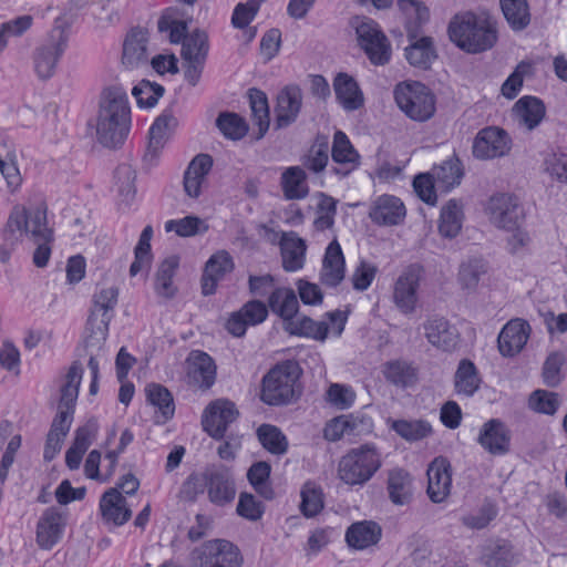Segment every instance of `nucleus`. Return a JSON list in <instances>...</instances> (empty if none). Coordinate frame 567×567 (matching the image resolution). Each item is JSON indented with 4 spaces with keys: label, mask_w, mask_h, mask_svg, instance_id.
<instances>
[{
    "label": "nucleus",
    "mask_w": 567,
    "mask_h": 567,
    "mask_svg": "<svg viewBox=\"0 0 567 567\" xmlns=\"http://www.w3.org/2000/svg\"><path fill=\"white\" fill-rule=\"evenodd\" d=\"M249 104L255 124L258 126L257 138L264 137L269 128V106L267 95L258 89H249Z\"/></svg>",
    "instance_id": "nucleus-49"
},
{
    "label": "nucleus",
    "mask_w": 567,
    "mask_h": 567,
    "mask_svg": "<svg viewBox=\"0 0 567 567\" xmlns=\"http://www.w3.org/2000/svg\"><path fill=\"white\" fill-rule=\"evenodd\" d=\"M513 113L519 125L532 131L537 127L544 118L546 109L542 100L536 96L526 95L514 104Z\"/></svg>",
    "instance_id": "nucleus-35"
},
{
    "label": "nucleus",
    "mask_w": 567,
    "mask_h": 567,
    "mask_svg": "<svg viewBox=\"0 0 567 567\" xmlns=\"http://www.w3.org/2000/svg\"><path fill=\"white\" fill-rule=\"evenodd\" d=\"M383 373L390 383L401 388H408L416 380L415 369L405 361L388 362Z\"/></svg>",
    "instance_id": "nucleus-57"
},
{
    "label": "nucleus",
    "mask_w": 567,
    "mask_h": 567,
    "mask_svg": "<svg viewBox=\"0 0 567 567\" xmlns=\"http://www.w3.org/2000/svg\"><path fill=\"white\" fill-rule=\"evenodd\" d=\"M164 92L165 89L163 85L147 80L141 81L132 90V94L135 96L136 102L141 107L155 106Z\"/></svg>",
    "instance_id": "nucleus-61"
},
{
    "label": "nucleus",
    "mask_w": 567,
    "mask_h": 567,
    "mask_svg": "<svg viewBox=\"0 0 567 567\" xmlns=\"http://www.w3.org/2000/svg\"><path fill=\"white\" fill-rule=\"evenodd\" d=\"M301 105V89L296 84L285 86L277 96L275 127L280 130L291 125L297 120Z\"/></svg>",
    "instance_id": "nucleus-22"
},
{
    "label": "nucleus",
    "mask_w": 567,
    "mask_h": 567,
    "mask_svg": "<svg viewBox=\"0 0 567 567\" xmlns=\"http://www.w3.org/2000/svg\"><path fill=\"white\" fill-rule=\"evenodd\" d=\"M238 415L239 412L234 402L223 399L216 400L204 411L203 429L210 437L221 440L229 424L235 422Z\"/></svg>",
    "instance_id": "nucleus-16"
},
{
    "label": "nucleus",
    "mask_w": 567,
    "mask_h": 567,
    "mask_svg": "<svg viewBox=\"0 0 567 567\" xmlns=\"http://www.w3.org/2000/svg\"><path fill=\"white\" fill-rule=\"evenodd\" d=\"M213 167V157L209 154H198L188 164L184 173V190L193 198L200 195L202 183Z\"/></svg>",
    "instance_id": "nucleus-31"
},
{
    "label": "nucleus",
    "mask_w": 567,
    "mask_h": 567,
    "mask_svg": "<svg viewBox=\"0 0 567 567\" xmlns=\"http://www.w3.org/2000/svg\"><path fill=\"white\" fill-rule=\"evenodd\" d=\"M179 266V258L172 255L165 258L155 275V291L158 296L171 299L176 293V287L173 285V278Z\"/></svg>",
    "instance_id": "nucleus-43"
},
{
    "label": "nucleus",
    "mask_w": 567,
    "mask_h": 567,
    "mask_svg": "<svg viewBox=\"0 0 567 567\" xmlns=\"http://www.w3.org/2000/svg\"><path fill=\"white\" fill-rule=\"evenodd\" d=\"M306 173L299 166L288 167L281 176V185L287 199H302L307 197L309 188L306 184Z\"/></svg>",
    "instance_id": "nucleus-47"
},
{
    "label": "nucleus",
    "mask_w": 567,
    "mask_h": 567,
    "mask_svg": "<svg viewBox=\"0 0 567 567\" xmlns=\"http://www.w3.org/2000/svg\"><path fill=\"white\" fill-rule=\"evenodd\" d=\"M0 172L10 190L20 186L22 178L16 163V153L7 140L0 141Z\"/></svg>",
    "instance_id": "nucleus-44"
},
{
    "label": "nucleus",
    "mask_w": 567,
    "mask_h": 567,
    "mask_svg": "<svg viewBox=\"0 0 567 567\" xmlns=\"http://www.w3.org/2000/svg\"><path fill=\"white\" fill-rule=\"evenodd\" d=\"M406 215L403 202L393 195H381L372 204L369 217L379 226L400 225Z\"/></svg>",
    "instance_id": "nucleus-23"
},
{
    "label": "nucleus",
    "mask_w": 567,
    "mask_h": 567,
    "mask_svg": "<svg viewBox=\"0 0 567 567\" xmlns=\"http://www.w3.org/2000/svg\"><path fill=\"white\" fill-rule=\"evenodd\" d=\"M427 341L439 350L451 352L455 350L460 333L454 324L441 316L429 317L422 324Z\"/></svg>",
    "instance_id": "nucleus-19"
},
{
    "label": "nucleus",
    "mask_w": 567,
    "mask_h": 567,
    "mask_svg": "<svg viewBox=\"0 0 567 567\" xmlns=\"http://www.w3.org/2000/svg\"><path fill=\"white\" fill-rule=\"evenodd\" d=\"M436 182L432 174L422 173L414 177L413 188L422 202L427 205H435L437 196L435 193Z\"/></svg>",
    "instance_id": "nucleus-64"
},
{
    "label": "nucleus",
    "mask_w": 567,
    "mask_h": 567,
    "mask_svg": "<svg viewBox=\"0 0 567 567\" xmlns=\"http://www.w3.org/2000/svg\"><path fill=\"white\" fill-rule=\"evenodd\" d=\"M268 302L270 311L284 321V329L291 336L307 337L318 341H324L328 337L329 327L324 321H315L303 316L295 319L299 310V302L296 292L291 288H275Z\"/></svg>",
    "instance_id": "nucleus-4"
},
{
    "label": "nucleus",
    "mask_w": 567,
    "mask_h": 567,
    "mask_svg": "<svg viewBox=\"0 0 567 567\" xmlns=\"http://www.w3.org/2000/svg\"><path fill=\"white\" fill-rule=\"evenodd\" d=\"M117 296L118 289L115 287L102 289L94 296V305L86 323V329L90 330V334L86 337L89 348L100 347L105 342L112 319L110 312L117 303Z\"/></svg>",
    "instance_id": "nucleus-11"
},
{
    "label": "nucleus",
    "mask_w": 567,
    "mask_h": 567,
    "mask_svg": "<svg viewBox=\"0 0 567 567\" xmlns=\"http://www.w3.org/2000/svg\"><path fill=\"white\" fill-rule=\"evenodd\" d=\"M100 512L104 523L114 526L124 525L132 516L126 498L115 487L107 489L101 496Z\"/></svg>",
    "instance_id": "nucleus-26"
},
{
    "label": "nucleus",
    "mask_w": 567,
    "mask_h": 567,
    "mask_svg": "<svg viewBox=\"0 0 567 567\" xmlns=\"http://www.w3.org/2000/svg\"><path fill=\"white\" fill-rule=\"evenodd\" d=\"M482 379L476 365L468 359H462L454 374L456 394L473 396L480 389Z\"/></svg>",
    "instance_id": "nucleus-36"
},
{
    "label": "nucleus",
    "mask_w": 567,
    "mask_h": 567,
    "mask_svg": "<svg viewBox=\"0 0 567 567\" xmlns=\"http://www.w3.org/2000/svg\"><path fill=\"white\" fill-rule=\"evenodd\" d=\"M336 97L347 111H355L363 105V95L357 81L347 73H338L333 81Z\"/></svg>",
    "instance_id": "nucleus-34"
},
{
    "label": "nucleus",
    "mask_w": 567,
    "mask_h": 567,
    "mask_svg": "<svg viewBox=\"0 0 567 567\" xmlns=\"http://www.w3.org/2000/svg\"><path fill=\"white\" fill-rule=\"evenodd\" d=\"M131 126V109L126 90L120 85L102 93L96 123L97 141L107 148H117L126 140Z\"/></svg>",
    "instance_id": "nucleus-2"
},
{
    "label": "nucleus",
    "mask_w": 567,
    "mask_h": 567,
    "mask_svg": "<svg viewBox=\"0 0 567 567\" xmlns=\"http://www.w3.org/2000/svg\"><path fill=\"white\" fill-rule=\"evenodd\" d=\"M464 221L463 205L457 199H450L441 209L439 233L442 237L453 239L462 229Z\"/></svg>",
    "instance_id": "nucleus-37"
},
{
    "label": "nucleus",
    "mask_w": 567,
    "mask_h": 567,
    "mask_svg": "<svg viewBox=\"0 0 567 567\" xmlns=\"http://www.w3.org/2000/svg\"><path fill=\"white\" fill-rule=\"evenodd\" d=\"M410 45L405 48V58L408 62L416 68L430 69L432 62L437 58L433 40L431 37H422L410 40Z\"/></svg>",
    "instance_id": "nucleus-40"
},
{
    "label": "nucleus",
    "mask_w": 567,
    "mask_h": 567,
    "mask_svg": "<svg viewBox=\"0 0 567 567\" xmlns=\"http://www.w3.org/2000/svg\"><path fill=\"white\" fill-rule=\"evenodd\" d=\"M65 526L63 513L58 507L47 508L37 524V543L42 549H51L62 537Z\"/></svg>",
    "instance_id": "nucleus-25"
},
{
    "label": "nucleus",
    "mask_w": 567,
    "mask_h": 567,
    "mask_svg": "<svg viewBox=\"0 0 567 567\" xmlns=\"http://www.w3.org/2000/svg\"><path fill=\"white\" fill-rule=\"evenodd\" d=\"M301 374L299 363L286 360L276 364L262 378L260 399L268 405H285L295 398V384Z\"/></svg>",
    "instance_id": "nucleus-7"
},
{
    "label": "nucleus",
    "mask_w": 567,
    "mask_h": 567,
    "mask_svg": "<svg viewBox=\"0 0 567 567\" xmlns=\"http://www.w3.org/2000/svg\"><path fill=\"white\" fill-rule=\"evenodd\" d=\"M519 553L507 540H497L488 546L483 554L486 567H514L519 563Z\"/></svg>",
    "instance_id": "nucleus-41"
},
{
    "label": "nucleus",
    "mask_w": 567,
    "mask_h": 567,
    "mask_svg": "<svg viewBox=\"0 0 567 567\" xmlns=\"http://www.w3.org/2000/svg\"><path fill=\"white\" fill-rule=\"evenodd\" d=\"M502 12L514 31H522L530 23L527 0H499Z\"/></svg>",
    "instance_id": "nucleus-46"
},
{
    "label": "nucleus",
    "mask_w": 567,
    "mask_h": 567,
    "mask_svg": "<svg viewBox=\"0 0 567 567\" xmlns=\"http://www.w3.org/2000/svg\"><path fill=\"white\" fill-rule=\"evenodd\" d=\"M530 333V326L523 319H513L508 321L501 330L497 343L498 350L504 357H513L519 353Z\"/></svg>",
    "instance_id": "nucleus-24"
},
{
    "label": "nucleus",
    "mask_w": 567,
    "mask_h": 567,
    "mask_svg": "<svg viewBox=\"0 0 567 567\" xmlns=\"http://www.w3.org/2000/svg\"><path fill=\"white\" fill-rule=\"evenodd\" d=\"M82 372V364L74 361L65 375V383L61 388L58 413L51 423L50 433L66 437L73 422Z\"/></svg>",
    "instance_id": "nucleus-9"
},
{
    "label": "nucleus",
    "mask_w": 567,
    "mask_h": 567,
    "mask_svg": "<svg viewBox=\"0 0 567 567\" xmlns=\"http://www.w3.org/2000/svg\"><path fill=\"white\" fill-rule=\"evenodd\" d=\"M187 361L192 382L200 389H209L216 380V364L213 358L206 352L193 351Z\"/></svg>",
    "instance_id": "nucleus-29"
},
{
    "label": "nucleus",
    "mask_w": 567,
    "mask_h": 567,
    "mask_svg": "<svg viewBox=\"0 0 567 567\" xmlns=\"http://www.w3.org/2000/svg\"><path fill=\"white\" fill-rule=\"evenodd\" d=\"M74 19L75 14L73 13L59 16L54 21V27L49 33L47 42L35 49L33 53L34 71L41 80H48L53 76L56 64L68 47V30Z\"/></svg>",
    "instance_id": "nucleus-5"
},
{
    "label": "nucleus",
    "mask_w": 567,
    "mask_h": 567,
    "mask_svg": "<svg viewBox=\"0 0 567 567\" xmlns=\"http://www.w3.org/2000/svg\"><path fill=\"white\" fill-rule=\"evenodd\" d=\"M329 161V141L324 135L317 136L313 145L305 156L302 164L313 173L323 171Z\"/></svg>",
    "instance_id": "nucleus-58"
},
{
    "label": "nucleus",
    "mask_w": 567,
    "mask_h": 567,
    "mask_svg": "<svg viewBox=\"0 0 567 567\" xmlns=\"http://www.w3.org/2000/svg\"><path fill=\"white\" fill-rule=\"evenodd\" d=\"M344 278V257L339 243L332 240L322 260L320 281L328 287H337Z\"/></svg>",
    "instance_id": "nucleus-30"
},
{
    "label": "nucleus",
    "mask_w": 567,
    "mask_h": 567,
    "mask_svg": "<svg viewBox=\"0 0 567 567\" xmlns=\"http://www.w3.org/2000/svg\"><path fill=\"white\" fill-rule=\"evenodd\" d=\"M269 310V302L266 305L258 299L249 300L240 309L230 313L225 328L233 337L241 338L248 327H255L266 321Z\"/></svg>",
    "instance_id": "nucleus-17"
},
{
    "label": "nucleus",
    "mask_w": 567,
    "mask_h": 567,
    "mask_svg": "<svg viewBox=\"0 0 567 567\" xmlns=\"http://www.w3.org/2000/svg\"><path fill=\"white\" fill-rule=\"evenodd\" d=\"M427 495L433 503L443 502L451 492L452 466L444 456L435 457L429 465L427 471Z\"/></svg>",
    "instance_id": "nucleus-20"
},
{
    "label": "nucleus",
    "mask_w": 567,
    "mask_h": 567,
    "mask_svg": "<svg viewBox=\"0 0 567 567\" xmlns=\"http://www.w3.org/2000/svg\"><path fill=\"white\" fill-rule=\"evenodd\" d=\"M146 400L156 406L164 419V422L173 417L175 404L172 393L162 384L151 383L145 388Z\"/></svg>",
    "instance_id": "nucleus-51"
},
{
    "label": "nucleus",
    "mask_w": 567,
    "mask_h": 567,
    "mask_svg": "<svg viewBox=\"0 0 567 567\" xmlns=\"http://www.w3.org/2000/svg\"><path fill=\"white\" fill-rule=\"evenodd\" d=\"M477 442L493 455H505L511 447V431L501 420L491 419L482 425Z\"/></svg>",
    "instance_id": "nucleus-21"
},
{
    "label": "nucleus",
    "mask_w": 567,
    "mask_h": 567,
    "mask_svg": "<svg viewBox=\"0 0 567 567\" xmlns=\"http://www.w3.org/2000/svg\"><path fill=\"white\" fill-rule=\"evenodd\" d=\"M206 487L207 481L205 480V471L202 473L193 472L183 482L179 488V498L185 502L194 503L198 495L206 491Z\"/></svg>",
    "instance_id": "nucleus-63"
},
{
    "label": "nucleus",
    "mask_w": 567,
    "mask_h": 567,
    "mask_svg": "<svg viewBox=\"0 0 567 567\" xmlns=\"http://www.w3.org/2000/svg\"><path fill=\"white\" fill-rule=\"evenodd\" d=\"M209 51L208 34L200 29L193 30L183 41L181 56L183 60L206 61Z\"/></svg>",
    "instance_id": "nucleus-48"
},
{
    "label": "nucleus",
    "mask_w": 567,
    "mask_h": 567,
    "mask_svg": "<svg viewBox=\"0 0 567 567\" xmlns=\"http://www.w3.org/2000/svg\"><path fill=\"white\" fill-rule=\"evenodd\" d=\"M300 511L306 517H313L323 508L322 489L311 482H307L301 489Z\"/></svg>",
    "instance_id": "nucleus-59"
},
{
    "label": "nucleus",
    "mask_w": 567,
    "mask_h": 567,
    "mask_svg": "<svg viewBox=\"0 0 567 567\" xmlns=\"http://www.w3.org/2000/svg\"><path fill=\"white\" fill-rule=\"evenodd\" d=\"M386 488L393 504H409L412 497V477L402 468L392 470L389 473Z\"/></svg>",
    "instance_id": "nucleus-42"
},
{
    "label": "nucleus",
    "mask_w": 567,
    "mask_h": 567,
    "mask_svg": "<svg viewBox=\"0 0 567 567\" xmlns=\"http://www.w3.org/2000/svg\"><path fill=\"white\" fill-rule=\"evenodd\" d=\"M558 394L546 390L534 391L528 400V405L537 413L554 415L559 408Z\"/></svg>",
    "instance_id": "nucleus-62"
},
{
    "label": "nucleus",
    "mask_w": 567,
    "mask_h": 567,
    "mask_svg": "<svg viewBox=\"0 0 567 567\" xmlns=\"http://www.w3.org/2000/svg\"><path fill=\"white\" fill-rule=\"evenodd\" d=\"M394 99L402 112L413 121L425 122L435 113V96L421 82L400 83L394 89Z\"/></svg>",
    "instance_id": "nucleus-8"
},
{
    "label": "nucleus",
    "mask_w": 567,
    "mask_h": 567,
    "mask_svg": "<svg viewBox=\"0 0 567 567\" xmlns=\"http://www.w3.org/2000/svg\"><path fill=\"white\" fill-rule=\"evenodd\" d=\"M422 272L421 265L412 264L401 272L394 284L393 302L404 315H410L415 310Z\"/></svg>",
    "instance_id": "nucleus-14"
},
{
    "label": "nucleus",
    "mask_w": 567,
    "mask_h": 567,
    "mask_svg": "<svg viewBox=\"0 0 567 567\" xmlns=\"http://www.w3.org/2000/svg\"><path fill=\"white\" fill-rule=\"evenodd\" d=\"M234 269L231 256L223 250L213 255L206 262L202 276V292L204 296L215 293L217 284L224 276Z\"/></svg>",
    "instance_id": "nucleus-27"
},
{
    "label": "nucleus",
    "mask_w": 567,
    "mask_h": 567,
    "mask_svg": "<svg viewBox=\"0 0 567 567\" xmlns=\"http://www.w3.org/2000/svg\"><path fill=\"white\" fill-rule=\"evenodd\" d=\"M512 147L507 132L497 126L481 130L473 142V155L480 159L505 156Z\"/></svg>",
    "instance_id": "nucleus-18"
},
{
    "label": "nucleus",
    "mask_w": 567,
    "mask_h": 567,
    "mask_svg": "<svg viewBox=\"0 0 567 567\" xmlns=\"http://www.w3.org/2000/svg\"><path fill=\"white\" fill-rule=\"evenodd\" d=\"M432 176L436 182L437 188L443 192H449L455 186L461 184L463 177V169L458 158H450L444 161L441 165L433 168Z\"/></svg>",
    "instance_id": "nucleus-45"
},
{
    "label": "nucleus",
    "mask_w": 567,
    "mask_h": 567,
    "mask_svg": "<svg viewBox=\"0 0 567 567\" xmlns=\"http://www.w3.org/2000/svg\"><path fill=\"white\" fill-rule=\"evenodd\" d=\"M257 437L265 450L271 454L281 455L288 450V441L285 434L275 425L261 424L257 429Z\"/></svg>",
    "instance_id": "nucleus-53"
},
{
    "label": "nucleus",
    "mask_w": 567,
    "mask_h": 567,
    "mask_svg": "<svg viewBox=\"0 0 567 567\" xmlns=\"http://www.w3.org/2000/svg\"><path fill=\"white\" fill-rule=\"evenodd\" d=\"M193 567H241L244 558L237 546L226 539H213L189 554Z\"/></svg>",
    "instance_id": "nucleus-10"
},
{
    "label": "nucleus",
    "mask_w": 567,
    "mask_h": 567,
    "mask_svg": "<svg viewBox=\"0 0 567 567\" xmlns=\"http://www.w3.org/2000/svg\"><path fill=\"white\" fill-rule=\"evenodd\" d=\"M205 480L207 481V496L212 504L223 507L235 499V480L228 467L225 465L207 466Z\"/></svg>",
    "instance_id": "nucleus-15"
},
{
    "label": "nucleus",
    "mask_w": 567,
    "mask_h": 567,
    "mask_svg": "<svg viewBox=\"0 0 567 567\" xmlns=\"http://www.w3.org/2000/svg\"><path fill=\"white\" fill-rule=\"evenodd\" d=\"M487 212L491 221L498 228L516 229L524 223V209L518 199L509 194H496L488 200Z\"/></svg>",
    "instance_id": "nucleus-13"
},
{
    "label": "nucleus",
    "mask_w": 567,
    "mask_h": 567,
    "mask_svg": "<svg viewBox=\"0 0 567 567\" xmlns=\"http://www.w3.org/2000/svg\"><path fill=\"white\" fill-rule=\"evenodd\" d=\"M391 429L410 442L423 440L432 432L431 424L424 420H396L392 422Z\"/></svg>",
    "instance_id": "nucleus-56"
},
{
    "label": "nucleus",
    "mask_w": 567,
    "mask_h": 567,
    "mask_svg": "<svg viewBox=\"0 0 567 567\" xmlns=\"http://www.w3.org/2000/svg\"><path fill=\"white\" fill-rule=\"evenodd\" d=\"M175 117L166 112L155 120L148 132L150 141L146 155L156 156L158 154L167 140L169 126L172 123H175Z\"/></svg>",
    "instance_id": "nucleus-54"
},
{
    "label": "nucleus",
    "mask_w": 567,
    "mask_h": 567,
    "mask_svg": "<svg viewBox=\"0 0 567 567\" xmlns=\"http://www.w3.org/2000/svg\"><path fill=\"white\" fill-rule=\"evenodd\" d=\"M147 32L143 28H133L123 43L122 63L134 69L147 62Z\"/></svg>",
    "instance_id": "nucleus-28"
},
{
    "label": "nucleus",
    "mask_w": 567,
    "mask_h": 567,
    "mask_svg": "<svg viewBox=\"0 0 567 567\" xmlns=\"http://www.w3.org/2000/svg\"><path fill=\"white\" fill-rule=\"evenodd\" d=\"M282 267L286 271H296L303 267L306 256V241L296 233H282L280 238Z\"/></svg>",
    "instance_id": "nucleus-33"
},
{
    "label": "nucleus",
    "mask_w": 567,
    "mask_h": 567,
    "mask_svg": "<svg viewBox=\"0 0 567 567\" xmlns=\"http://www.w3.org/2000/svg\"><path fill=\"white\" fill-rule=\"evenodd\" d=\"M331 156L333 162L338 164L351 165V167L346 171L333 168V172L341 176H347L359 165L360 156L342 131H337L334 133Z\"/></svg>",
    "instance_id": "nucleus-38"
},
{
    "label": "nucleus",
    "mask_w": 567,
    "mask_h": 567,
    "mask_svg": "<svg viewBox=\"0 0 567 567\" xmlns=\"http://www.w3.org/2000/svg\"><path fill=\"white\" fill-rule=\"evenodd\" d=\"M359 45L374 65H384L391 59V47L388 38L371 19L364 20L355 28Z\"/></svg>",
    "instance_id": "nucleus-12"
},
{
    "label": "nucleus",
    "mask_w": 567,
    "mask_h": 567,
    "mask_svg": "<svg viewBox=\"0 0 567 567\" xmlns=\"http://www.w3.org/2000/svg\"><path fill=\"white\" fill-rule=\"evenodd\" d=\"M24 236L32 240L49 238L45 207L13 206L0 233L1 264L6 265L10 261L12 255L17 252L22 244Z\"/></svg>",
    "instance_id": "nucleus-1"
},
{
    "label": "nucleus",
    "mask_w": 567,
    "mask_h": 567,
    "mask_svg": "<svg viewBox=\"0 0 567 567\" xmlns=\"http://www.w3.org/2000/svg\"><path fill=\"white\" fill-rule=\"evenodd\" d=\"M270 472L271 466L264 461L254 463L247 472V478L256 493L268 501L275 497L274 488L269 482Z\"/></svg>",
    "instance_id": "nucleus-50"
},
{
    "label": "nucleus",
    "mask_w": 567,
    "mask_h": 567,
    "mask_svg": "<svg viewBox=\"0 0 567 567\" xmlns=\"http://www.w3.org/2000/svg\"><path fill=\"white\" fill-rule=\"evenodd\" d=\"M166 231H175L181 237H190L208 230V225L197 216L171 219L165 224Z\"/></svg>",
    "instance_id": "nucleus-60"
},
{
    "label": "nucleus",
    "mask_w": 567,
    "mask_h": 567,
    "mask_svg": "<svg viewBox=\"0 0 567 567\" xmlns=\"http://www.w3.org/2000/svg\"><path fill=\"white\" fill-rule=\"evenodd\" d=\"M447 34L456 48L468 54L491 50L498 39L496 23L473 11L454 14L449 22Z\"/></svg>",
    "instance_id": "nucleus-3"
},
{
    "label": "nucleus",
    "mask_w": 567,
    "mask_h": 567,
    "mask_svg": "<svg viewBox=\"0 0 567 567\" xmlns=\"http://www.w3.org/2000/svg\"><path fill=\"white\" fill-rule=\"evenodd\" d=\"M400 10L406 16V32L409 40L419 37L421 27L430 19V10L420 0H398Z\"/></svg>",
    "instance_id": "nucleus-39"
},
{
    "label": "nucleus",
    "mask_w": 567,
    "mask_h": 567,
    "mask_svg": "<svg viewBox=\"0 0 567 567\" xmlns=\"http://www.w3.org/2000/svg\"><path fill=\"white\" fill-rule=\"evenodd\" d=\"M117 193L123 202L130 204L136 194V171L128 163L120 164L114 173Z\"/></svg>",
    "instance_id": "nucleus-55"
},
{
    "label": "nucleus",
    "mask_w": 567,
    "mask_h": 567,
    "mask_svg": "<svg viewBox=\"0 0 567 567\" xmlns=\"http://www.w3.org/2000/svg\"><path fill=\"white\" fill-rule=\"evenodd\" d=\"M382 536L381 526L373 520H361L351 524L346 532L347 544L354 549H365L375 545Z\"/></svg>",
    "instance_id": "nucleus-32"
},
{
    "label": "nucleus",
    "mask_w": 567,
    "mask_h": 567,
    "mask_svg": "<svg viewBox=\"0 0 567 567\" xmlns=\"http://www.w3.org/2000/svg\"><path fill=\"white\" fill-rule=\"evenodd\" d=\"M216 126L226 138L233 141L241 140L248 132V124L245 118L228 111L218 114Z\"/></svg>",
    "instance_id": "nucleus-52"
},
{
    "label": "nucleus",
    "mask_w": 567,
    "mask_h": 567,
    "mask_svg": "<svg viewBox=\"0 0 567 567\" xmlns=\"http://www.w3.org/2000/svg\"><path fill=\"white\" fill-rule=\"evenodd\" d=\"M382 465L381 454L373 444L353 447L338 464V477L347 485L362 486L369 482Z\"/></svg>",
    "instance_id": "nucleus-6"
}]
</instances>
